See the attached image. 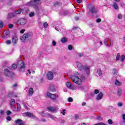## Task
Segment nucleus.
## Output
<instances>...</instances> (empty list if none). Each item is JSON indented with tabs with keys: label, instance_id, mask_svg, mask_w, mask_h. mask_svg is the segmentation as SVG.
Returning a JSON list of instances; mask_svg holds the SVG:
<instances>
[{
	"label": "nucleus",
	"instance_id": "22",
	"mask_svg": "<svg viewBox=\"0 0 125 125\" xmlns=\"http://www.w3.org/2000/svg\"><path fill=\"white\" fill-rule=\"evenodd\" d=\"M18 41V38H17V37H14L13 38H12V42L13 43H17V42Z\"/></svg>",
	"mask_w": 125,
	"mask_h": 125
},
{
	"label": "nucleus",
	"instance_id": "39",
	"mask_svg": "<svg viewBox=\"0 0 125 125\" xmlns=\"http://www.w3.org/2000/svg\"><path fill=\"white\" fill-rule=\"evenodd\" d=\"M78 88L79 89H81V90H83L84 89V87H83V86H78Z\"/></svg>",
	"mask_w": 125,
	"mask_h": 125
},
{
	"label": "nucleus",
	"instance_id": "46",
	"mask_svg": "<svg viewBox=\"0 0 125 125\" xmlns=\"http://www.w3.org/2000/svg\"><path fill=\"white\" fill-rule=\"evenodd\" d=\"M68 102H73V98L70 97L68 99Z\"/></svg>",
	"mask_w": 125,
	"mask_h": 125
},
{
	"label": "nucleus",
	"instance_id": "58",
	"mask_svg": "<svg viewBox=\"0 0 125 125\" xmlns=\"http://www.w3.org/2000/svg\"><path fill=\"white\" fill-rule=\"evenodd\" d=\"M24 107L27 110H29V108H28V106L27 105L23 104Z\"/></svg>",
	"mask_w": 125,
	"mask_h": 125
},
{
	"label": "nucleus",
	"instance_id": "53",
	"mask_svg": "<svg viewBox=\"0 0 125 125\" xmlns=\"http://www.w3.org/2000/svg\"><path fill=\"white\" fill-rule=\"evenodd\" d=\"M6 43L7 44H10L11 43V41L8 40L6 41Z\"/></svg>",
	"mask_w": 125,
	"mask_h": 125
},
{
	"label": "nucleus",
	"instance_id": "2",
	"mask_svg": "<svg viewBox=\"0 0 125 125\" xmlns=\"http://www.w3.org/2000/svg\"><path fill=\"white\" fill-rule=\"evenodd\" d=\"M79 75H80L77 72L74 73V75H72L70 77L72 82L77 84H81L82 83V80L79 78Z\"/></svg>",
	"mask_w": 125,
	"mask_h": 125
},
{
	"label": "nucleus",
	"instance_id": "20",
	"mask_svg": "<svg viewBox=\"0 0 125 125\" xmlns=\"http://www.w3.org/2000/svg\"><path fill=\"white\" fill-rule=\"evenodd\" d=\"M112 7H113L115 10H118V9H119V4H118L115 2H114L113 3Z\"/></svg>",
	"mask_w": 125,
	"mask_h": 125
},
{
	"label": "nucleus",
	"instance_id": "52",
	"mask_svg": "<svg viewBox=\"0 0 125 125\" xmlns=\"http://www.w3.org/2000/svg\"><path fill=\"white\" fill-rule=\"evenodd\" d=\"M96 21L97 22V23H99V22H101V19H98L96 20Z\"/></svg>",
	"mask_w": 125,
	"mask_h": 125
},
{
	"label": "nucleus",
	"instance_id": "16",
	"mask_svg": "<svg viewBox=\"0 0 125 125\" xmlns=\"http://www.w3.org/2000/svg\"><path fill=\"white\" fill-rule=\"evenodd\" d=\"M66 86L68 88H69V89H74V84H72L71 82H67Z\"/></svg>",
	"mask_w": 125,
	"mask_h": 125
},
{
	"label": "nucleus",
	"instance_id": "15",
	"mask_svg": "<svg viewBox=\"0 0 125 125\" xmlns=\"http://www.w3.org/2000/svg\"><path fill=\"white\" fill-rule=\"evenodd\" d=\"M71 14V13L68 11H63L61 14L62 16H69Z\"/></svg>",
	"mask_w": 125,
	"mask_h": 125
},
{
	"label": "nucleus",
	"instance_id": "45",
	"mask_svg": "<svg viewBox=\"0 0 125 125\" xmlns=\"http://www.w3.org/2000/svg\"><path fill=\"white\" fill-rule=\"evenodd\" d=\"M3 23L2 21H0V28H3Z\"/></svg>",
	"mask_w": 125,
	"mask_h": 125
},
{
	"label": "nucleus",
	"instance_id": "23",
	"mask_svg": "<svg viewBox=\"0 0 125 125\" xmlns=\"http://www.w3.org/2000/svg\"><path fill=\"white\" fill-rule=\"evenodd\" d=\"M29 12V8H24L22 10L23 14H27Z\"/></svg>",
	"mask_w": 125,
	"mask_h": 125
},
{
	"label": "nucleus",
	"instance_id": "38",
	"mask_svg": "<svg viewBox=\"0 0 125 125\" xmlns=\"http://www.w3.org/2000/svg\"><path fill=\"white\" fill-rule=\"evenodd\" d=\"M43 26L45 29H46V28H47V26H48V24H47V22H45L43 23Z\"/></svg>",
	"mask_w": 125,
	"mask_h": 125
},
{
	"label": "nucleus",
	"instance_id": "3",
	"mask_svg": "<svg viewBox=\"0 0 125 125\" xmlns=\"http://www.w3.org/2000/svg\"><path fill=\"white\" fill-rule=\"evenodd\" d=\"M17 66L19 67L21 72L25 70V63H24L23 61H19L17 64H13L12 65V68L15 69L17 68Z\"/></svg>",
	"mask_w": 125,
	"mask_h": 125
},
{
	"label": "nucleus",
	"instance_id": "29",
	"mask_svg": "<svg viewBox=\"0 0 125 125\" xmlns=\"http://www.w3.org/2000/svg\"><path fill=\"white\" fill-rule=\"evenodd\" d=\"M50 91H52L53 92L55 91L56 89H55V87H54V86L51 85L50 86Z\"/></svg>",
	"mask_w": 125,
	"mask_h": 125
},
{
	"label": "nucleus",
	"instance_id": "48",
	"mask_svg": "<svg viewBox=\"0 0 125 125\" xmlns=\"http://www.w3.org/2000/svg\"><path fill=\"white\" fill-rule=\"evenodd\" d=\"M98 93H99V90H98V89L95 90L94 94H97Z\"/></svg>",
	"mask_w": 125,
	"mask_h": 125
},
{
	"label": "nucleus",
	"instance_id": "30",
	"mask_svg": "<svg viewBox=\"0 0 125 125\" xmlns=\"http://www.w3.org/2000/svg\"><path fill=\"white\" fill-rule=\"evenodd\" d=\"M17 110H19V111H20V110H21V105L18 103H17Z\"/></svg>",
	"mask_w": 125,
	"mask_h": 125
},
{
	"label": "nucleus",
	"instance_id": "26",
	"mask_svg": "<svg viewBox=\"0 0 125 125\" xmlns=\"http://www.w3.org/2000/svg\"><path fill=\"white\" fill-rule=\"evenodd\" d=\"M34 93V89L33 88H30L29 89V95H32Z\"/></svg>",
	"mask_w": 125,
	"mask_h": 125
},
{
	"label": "nucleus",
	"instance_id": "28",
	"mask_svg": "<svg viewBox=\"0 0 125 125\" xmlns=\"http://www.w3.org/2000/svg\"><path fill=\"white\" fill-rule=\"evenodd\" d=\"M22 11H23V9H20L17 11H15V13H16V14H20V13H21V12H22Z\"/></svg>",
	"mask_w": 125,
	"mask_h": 125
},
{
	"label": "nucleus",
	"instance_id": "36",
	"mask_svg": "<svg viewBox=\"0 0 125 125\" xmlns=\"http://www.w3.org/2000/svg\"><path fill=\"white\" fill-rule=\"evenodd\" d=\"M120 5L121 6V7H125V3H124V2H121L120 3Z\"/></svg>",
	"mask_w": 125,
	"mask_h": 125
},
{
	"label": "nucleus",
	"instance_id": "33",
	"mask_svg": "<svg viewBox=\"0 0 125 125\" xmlns=\"http://www.w3.org/2000/svg\"><path fill=\"white\" fill-rule=\"evenodd\" d=\"M97 73L99 76H101L102 75V71H101V69H100V68L97 69Z\"/></svg>",
	"mask_w": 125,
	"mask_h": 125
},
{
	"label": "nucleus",
	"instance_id": "42",
	"mask_svg": "<svg viewBox=\"0 0 125 125\" xmlns=\"http://www.w3.org/2000/svg\"><path fill=\"white\" fill-rule=\"evenodd\" d=\"M118 19H122V18H123V15L121 14H119L118 15Z\"/></svg>",
	"mask_w": 125,
	"mask_h": 125
},
{
	"label": "nucleus",
	"instance_id": "37",
	"mask_svg": "<svg viewBox=\"0 0 125 125\" xmlns=\"http://www.w3.org/2000/svg\"><path fill=\"white\" fill-rule=\"evenodd\" d=\"M107 123L109 125H113V121L111 119H109L107 121Z\"/></svg>",
	"mask_w": 125,
	"mask_h": 125
},
{
	"label": "nucleus",
	"instance_id": "1",
	"mask_svg": "<svg viewBox=\"0 0 125 125\" xmlns=\"http://www.w3.org/2000/svg\"><path fill=\"white\" fill-rule=\"evenodd\" d=\"M77 67L82 72H85L87 75L89 76V73H90V67L86 65L83 66L80 62H76Z\"/></svg>",
	"mask_w": 125,
	"mask_h": 125
},
{
	"label": "nucleus",
	"instance_id": "41",
	"mask_svg": "<svg viewBox=\"0 0 125 125\" xmlns=\"http://www.w3.org/2000/svg\"><path fill=\"white\" fill-rule=\"evenodd\" d=\"M65 113H66V109H63L62 111V114L63 116H65Z\"/></svg>",
	"mask_w": 125,
	"mask_h": 125
},
{
	"label": "nucleus",
	"instance_id": "44",
	"mask_svg": "<svg viewBox=\"0 0 125 125\" xmlns=\"http://www.w3.org/2000/svg\"><path fill=\"white\" fill-rule=\"evenodd\" d=\"M117 106H118V107H122L123 106V104L121 102H119L118 103Z\"/></svg>",
	"mask_w": 125,
	"mask_h": 125
},
{
	"label": "nucleus",
	"instance_id": "64",
	"mask_svg": "<svg viewBox=\"0 0 125 125\" xmlns=\"http://www.w3.org/2000/svg\"><path fill=\"white\" fill-rule=\"evenodd\" d=\"M45 121H46V120H45V119H41V122H45Z\"/></svg>",
	"mask_w": 125,
	"mask_h": 125
},
{
	"label": "nucleus",
	"instance_id": "18",
	"mask_svg": "<svg viewBox=\"0 0 125 125\" xmlns=\"http://www.w3.org/2000/svg\"><path fill=\"white\" fill-rule=\"evenodd\" d=\"M103 97V93L100 92L96 98V100H100Z\"/></svg>",
	"mask_w": 125,
	"mask_h": 125
},
{
	"label": "nucleus",
	"instance_id": "10",
	"mask_svg": "<svg viewBox=\"0 0 125 125\" xmlns=\"http://www.w3.org/2000/svg\"><path fill=\"white\" fill-rule=\"evenodd\" d=\"M110 42V44H113V39L112 38H106L104 41V43L106 46H110L108 42Z\"/></svg>",
	"mask_w": 125,
	"mask_h": 125
},
{
	"label": "nucleus",
	"instance_id": "12",
	"mask_svg": "<svg viewBox=\"0 0 125 125\" xmlns=\"http://www.w3.org/2000/svg\"><path fill=\"white\" fill-rule=\"evenodd\" d=\"M47 109L48 110V111L51 112V113H56L57 112V109L56 108L54 107L49 106L47 107Z\"/></svg>",
	"mask_w": 125,
	"mask_h": 125
},
{
	"label": "nucleus",
	"instance_id": "25",
	"mask_svg": "<svg viewBox=\"0 0 125 125\" xmlns=\"http://www.w3.org/2000/svg\"><path fill=\"white\" fill-rule=\"evenodd\" d=\"M67 42V38H66L65 37L62 38L61 40V42L62 43H65V42Z\"/></svg>",
	"mask_w": 125,
	"mask_h": 125
},
{
	"label": "nucleus",
	"instance_id": "54",
	"mask_svg": "<svg viewBox=\"0 0 125 125\" xmlns=\"http://www.w3.org/2000/svg\"><path fill=\"white\" fill-rule=\"evenodd\" d=\"M122 118H123V121L125 122V114H123L122 115Z\"/></svg>",
	"mask_w": 125,
	"mask_h": 125
},
{
	"label": "nucleus",
	"instance_id": "61",
	"mask_svg": "<svg viewBox=\"0 0 125 125\" xmlns=\"http://www.w3.org/2000/svg\"><path fill=\"white\" fill-rule=\"evenodd\" d=\"M24 32H25V29H21V34H23L24 33Z\"/></svg>",
	"mask_w": 125,
	"mask_h": 125
},
{
	"label": "nucleus",
	"instance_id": "34",
	"mask_svg": "<svg viewBox=\"0 0 125 125\" xmlns=\"http://www.w3.org/2000/svg\"><path fill=\"white\" fill-rule=\"evenodd\" d=\"M60 5H61V3H60L59 2H56L54 4L55 6H60Z\"/></svg>",
	"mask_w": 125,
	"mask_h": 125
},
{
	"label": "nucleus",
	"instance_id": "60",
	"mask_svg": "<svg viewBox=\"0 0 125 125\" xmlns=\"http://www.w3.org/2000/svg\"><path fill=\"white\" fill-rule=\"evenodd\" d=\"M82 1H83V0H77L78 3H82Z\"/></svg>",
	"mask_w": 125,
	"mask_h": 125
},
{
	"label": "nucleus",
	"instance_id": "31",
	"mask_svg": "<svg viewBox=\"0 0 125 125\" xmlns=\"http://www.w3.org/2000/svg\"><path fill=\"white\" fill-rule=\"evenodd\" d=\"M96 120H97L98 121H103V118L101 116H98L96 117Z\"/></svg>",
	"mask_w": 125,
	"mask_h": 125
},
{
	"label": "nucleus",
	"instance_id": "59",
	"mask_svg": "<svg viewBox=\"0 0 125 125\" xmlns=\"http://www.w3.org/2000/svg\"><path fill=\"white\" fill-rule=\"evenodd\" d=\"M3 113H4V111L3 110H0V114L3 115Z\"/></svg>",
	"mask_w": 125,
	"mask_h": 125
},
{
	"label": "nucleus",
	"instance_id": "63",
	"mask_svg": "<svg viewBox=\"0 0 125 125\" xmlns=\"http://www.w3.org/2000/svg\"><path fill=\"white\" fill-rule=\"evenodd\" d=\"M75 120H78V119H79V116L75 115Z\"/></svg>",
	"mask_w": 125,
	"mask_h": 125
},
{
	"label": "nucleus",
	"instance_id": "4",
	"mask_svg": "<svg viewBox=\"0 0 125 125\" xmlns=\"http://www.w3.org/2000/svg\"><path fill=\"white\" fill-rule=\"evenodd\" d=\"M41 0H31L30 2L27 3V5H32L34 9L39 10V1Z\"/></svg>",
	"mask_w": 125,
	"mask_h": 125
},
{
	"label": "nucleus",
	"instance_id": "32",
	"mask_svg": "<svg viewBox=\"0 0 125 125\" xmlns=\"http://www.w3.org/2000/svg\"><path fill=\"white\" fill-rule=\"evenodd\" d=\"M121 94H122V89H118L117 91V95L118 96H121Z\"/></svg>",
	"mask_w": 125,
	"mask_h": 125
},
{
	"label": "nucleus",
	"instance_id": "49",
	"mask_svg": "<svg viewBox=\"0 0 125 125\" xmlns=\"http://www.w3.org/2000/svg\"><path fill=\"white\" fill-rule=\"evenodd\" d=\"M113 75H117V69H113Z\"/></svg>",
	"mask_w": 125,
	"mask_h": 125
},
{
	"label": "nucleus",
	"instance_id": "40",
	"mask_svg": "<svg viewBox=\"0 0 125 125\" xmlns=\"http://www.w3.org/2000/svg\"><path fill=\"white\" fill-rule=\"evenodd\" d=\"M125 56H124V55H122V57H121V62H123L124 60H125Z\"/></svg>",
	"mask_w": 125,
	"mask_h": 125
},
{
	"label": "nucleus",
	"instance_id": "9",
	"mask_svg": "<svg viewBox=\"0 0 125 125\" xmlns=\"http://www.w3.org/2000/svg\"><path fill=\"white\" fill-rule=\"evenodd\" d=\"M45 96L46 97L50 98L52 100H55V99H56V95L51 93H47L45 94Z\"/></svg>",
	"mask_w": 125,
	"mask_h": 125
},
{
	"label": "nucleus",
	"instance_id": "55",
	"mask_svg": "<svg viewBox=\"0 0 125 125\" xmlns=\"http://www.w3.org/2000/svg\"><path fill=\"white\" fill-rule=\"evenodd\" d=\"M12 27H13V25L12 24H8V28H9L10 29L12 28Z\"/></svg>",
	"mask_w": 125,
	"mask_h": 125
},
{
	"label": "nucleus",
	"instance_id": "47",
	"mask_svg": "<svg viewBox=\"0 0 125 125\" xmlns=\"http://www.w3.org/2000/svg\"><path fill=\"white\" fill-rule=\"evenodd\" d=\"M6 120H7V121H11L12 119H11V117H10V116H7L6 117Z\"/></svg>",
	"mask_w": 125,
	"mask_h": 125
},
{
	"label": "nucleus",
	"instance_id": "35",
	"mask_svg": "<svg viewBox=\"0 0 125 125\" xmlns=\"http://www.w3.org/2000/svg\"><path fill=\"white\" fill-rule=\"evenodd\" d=\"M120 57H121V55L120 54V53H118L117 55L116 56V60H117V61H118V60H120Z\"/></svg>",
	"mask_w": 125,
	"mask_h": 125
},
{
	"label": "nucleus",
	"instance_id": "56",
	"mask_svg": "<svg viewBox=\"0 0 125 125\" xmlns=\"http://www.w3.org/2000/svg\"><path fill=\"white\" fill-rule=\"evenodd\" d=\"M10 114H11V111H10V110H8V111L7 112V116H9V115H10Z\"/></svg>",
	"mask_w": 125,
	"mask_h": 125
},
{
	"label": "nucleus",
	"instance_id": "50",
	"mask_svg": "<svg viewBox=\"0 0 125 125\" xmlns=\"http://www.w3.org/2000/svg\"><path fill=\"white\" fill-rule=\"evenodd\" d=\"M68 49L69 50H72V49H73V47L72 46V45H68Z\"/></svg>",
	"mask_w": 125,
	"mask_h": 125
},
{
	"label": "nucleus",
	"instance_id": "62",
	"mask_svg": "<svg viewBox=\"0 0 125 125\" xmlns=\"http://www.w3.org/2000/svg\"><path fill=\"white\" fill-rule=\"evenodd\" d=\"M80 19V18L78 17H76L75 18V20L76 21H78V20H79Z\"/></svg>",
	"mask_w": 125,
	"mask_h": 125
},
{
	"label": "nucleus",
	"instance_id": "5",
	"mask_svg": "<svg viewBox=\"0 0 125 125\" xmlns=\"http://www.w3.org/2000/svg\"><path fill=\"white\" fill-rule=\"evenodd\" d=\"M4 71V75L6 77H8L9 78H12L14 76V73L12 71H10V68L8 66H5Z\"/></svg>",
	"mask_w": 125,
	"mask_h": 125
},
{
	"label": "nucleus",
	"instance_id": "7",
	"mask_svg": "<svg viewBox=\"0 0 125 125\" xmlns=\"http://www.w3.org/2000/svg\"><path fill=\"white\" fill-rule=\"evenodd\" d=\"M33 38V33H28L24 34L20 39L21 42H24L26 39H28V40H31Z\"/></svg>",
	"mask_w": 125,
	"mask_h": 125
},
{
	"label": "nucleus",
	"instance_id": "19",
	"mask_svg": "<svg viewBox=\"0 0 125 125\" xmlns=\"http://www.w3.org/2000/svg\"><path fill=\"white\" fill-rule=\"evenodd\" d=\"M10 34V32H9V30H6L4 32V36L3 37V38H4V39L6 38H8V37H9V35Z\"/></svg>",
	"mask_w": 125,
	"mask_h": 125
},
{
	"label": "nucleus",
	"instance_id": "13",
	"mask_svg": "<svg viewBox=\"0 0 125 125\" xmlns=\"http://www.w3.org/2000/svg\"><path fill=\"white\" fill-rule=\"evenodd\" d=\"M24 117H28V118H33L34 117V114L30 112H25L23 114Z\"/></svg>",
	"mask_w": 125,
	"mask_h": 125
},
{
	"label": "nucleus",
	"instance_id": "11",
	"mask_svg": "<svg viewBox=\"0 0 125 125\" xmlns=\"http://www.w3.org/2000/svg\"><path fill=\"white\" fill-rule=\"evenodd\" d=\"M46 77L49 81H51V80H53V73L52 72L49 71L47 73Z\"/></svg>",
	"mask_w": 125,
	"mask_h": 125
},
{
	"label": "nucleus",
	"instance_id": "51",
	"mask_svg": "<svg viewBox=\"0 0 125 125\" xmlns=\"http://www.w3.org/2000/svg\"><path fill=\"white\" fill-rule=\"evenodd\" d=\"M52 45L53 46H55L56 45V42H55V41H52Z\"/></svg>",
	"mask_w": 125,
	"mask_h": 125
},
{
	"label": "nucleus",
	"instance_id": "17",
	"mask_svg": "<svg viewBox=\"0 0 125 125\" xmlns=\"http://www.w3.org/2000/svg\"><path fill=\"white\" fill-rule=\"evenodd\" d=\"M15 123L18 125H24V122L21 119L16 120Z\"/></svg>",
	"mask_w": 125,
	"mask_h": 125
},
{
	"label": "nucleus",
	"instance_id": "43",
	"mask_svg": "<svg viewBox=\"0 0 125 125\" xmlns=\"http://www.w3.org/2000/svg\"><path fill=\"white\" fill-rule=\"evenodd\" d=\"M35 16V13L34 12H31L29 14V16L30 17H33V16Z\"/></svg>",
	"mask_w": 125,
	"mask_h": 125
},
{
	"label": "nucleus",
	"instance_id": "6",
	"mask_svg": "<svg viewBox=\"0 0 125 125\" xmlns=\"http://www.w3.org/2000/svg\"><path fill=\"white\" fill-rule=\"evenodd\" d=\"M88 8L89 9V12L91 13L96 14V13L98 12V9H97V8H96L95 6L92 5L91 4L88 5Z\"/></svg>",
	"mask_w": 125,
	"mask_h": 125
},
{
	"label": "nucleus",
	"instance_id": "24",
	"mask_svg": "<svg viewBox=\"0 0 125 125\" xmlns=\"http://www.w3.org/2000/svg\"><path fill=\"white\" fill-rule=\"evenodd\" d=\"M15 103V100L12 99L10 103V105L11 107H12L13 108L14 107Z\"/></svg>",
	"mask_w": 125,
	"mask_h": 125
},
{
	"label": "nucleus",
	"instance_id": "21",
	"mask_svg": "<svg viewBox=\"0 0 125 125\" xmlns=\"http://www.w3.org/2000/svg\"><path fill=\"white\" fill-rule=\"evenodd\" d=\"M13 17H14V14L12 13H9L8 14L7 19L9 20V19H11Z\"/></svg>",
	"mask_w": 125,
	"mask_h": 125
},
{
	"label": "nucleus",
	"instance_id": "27",
	"mask_svg": "<svg viewBox=\"0 0 125 125\" xmlns=\"http://www.w3.org/2000/svg\"><path fill=\"white\" fill-rule=\"evenodd\" d=\"M115 84L116 85L121 86L122 85V83L120 82V81H118L117 80L115 82Z\"/></svg>",
	"mask_w": 125,
	"mask_h": 125
},
{
	"label": "nucleus",
	"instance_id": "57",
	"mask_svg": "<svg viewBox=\"0 0 125 125\" xmlns=\"http://www.w3.org/2000/svg\"><path fill=\"white\" fill-rule=\"evenodd\" d=\"M83 56V53H79L78 54V56H79V57H82V56Z\"/></svg>",
	"mask_w": 125,
	"mask_h": 125
},
{
	"label": "nucleus",
	"instance_id": "14",
	"mask_svg": "<svg viewBox=\"0 0 125 125\" xmlns=\"http://www.w3.org/2000/svg\"><path fill=\"white\" fill-rule=\"evenodd\" d=\"M26 20L24 19H21L19 20L18 23H19L20 25H25V24H26Z\"/></svg>",
	"mask_w": 125,
	"mask_h": 125
},
{
	"label": "nucleus",
	"instance_id": "8",
	"mask_svg": "<svg viewBox=\"0 0 125 125\" xmlns=\"http://www.w3.org/2000/svg\"><path fill=\"white\" fill-rule=\"evenodd\" d=\"M42 116L43 117H46V118H50V119H52V120H55V119H56V117L55 116H54V115H52L49 113L46 114H44V111H42L41 113Z\"/></svg>",
	"mask_w": 125,
	"mask_h": 125
}]
</instances>
